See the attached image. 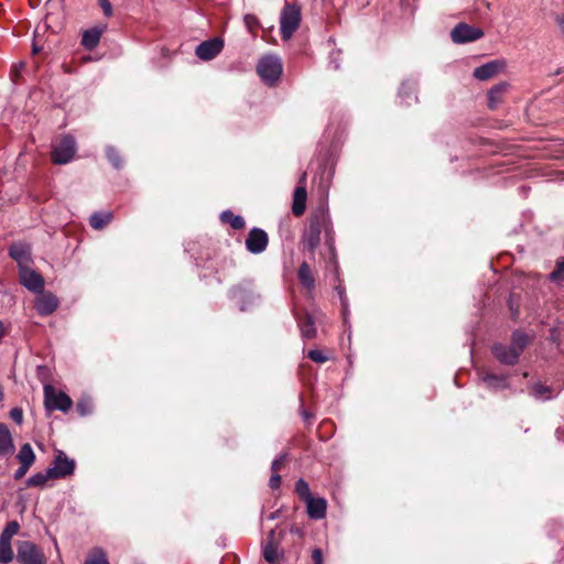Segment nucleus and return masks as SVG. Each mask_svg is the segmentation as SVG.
Returning a JSON list of instances; mask_svg holds the SVG:
<instances>
[{
    "label": "nucleus",
    "instance_id": "obj_1",
    "mask_svg": "<svg viewBox=\"0 0 564 564\" xmlns=\"http://www.w3.org/2000/svg\"><path fill=\"white\" fill-rule=\"evenodd\" d=\"M324 232L327 241L333 239V228L329 215L324 207L317 208L313 212L310 218L307 230L303 235V248L308 251L314 258L316 248L321 242V236Z\"/></svg>",
    "mask_w": 564,
    "mask_h": 564
},
{
    "label": "nucleus",
    "instance_id": "obj_2",
    "mask_svg": "<svg viewBox=\"0 0 564 564\" xmlns=\"http://www.w3.org/2000/svg\"><path fill=\"white\" fill-rule=\"evenodd\" d=\"M301 22V10L293 4L286 3L280 17V30L283 40H289L299 29Z\"/></svg>",
    "mask_w": 564,
    "mask_h": 564
},
{
    "label": "nucleus",
    "instance_id": "obj_3",
    "mask_svg": "<svg viewBox=\"0 0 564 564\" xmlns=\"http://www.w3.org/2000/svg\"><path fill=\"white\" fill-rule=\"evenodd\" d=\"M44 405L48 411L58 410L64 413L68 412L73 406L72 399L62 391L51 386H44Z\"/></svg>",
    "mask_w": 564,
    "mask_h": 564
},
{
    "label": "nucleus",
    "instance_id": "obj_4",
    "mask_svg": "<svg viewBox=\"0 0 564 564\" xmlns=\"http://www.w3.org/2000/svg\"><path fill=\"white\" fill-rule=\"evenodd\" d=\"M257 72L263 82L273 84L282 74V63L280 58L267 55L259 61Z\"/></svg>",
    "mask_w": 564,
    "mask_h": 564
},
{
    "label": "nucleus",
    "instance_id": "obj_5",
    "mask_svg": "<svg viewBox=\"0 0 564 564\" xmlns=\"http://www.w3.org/2000/svg\"><path fill=\"white\" fill-rule=\"evenodd\" d=\"M76 153V141L72 135H65L53 145L51 153L55 164L68 163Z\"/></svg>",
    "mask_w": 564,
    "mask_h": 564
},
{
    "label": "nucleus",
    "instance_id": "obj_6",
    "mask_svg": "<svg viewBox=\"0 0 564 564\" xmlns=\"http://www.w3.org/2000/svg\"><path fill=\"white\" fill-rule=\"evenodd\" d=\"M17 560L20 564H45L42 550L30 541L19 543Z\"/></svg>",
    "mask_w": 564,
    "mask_h": 564
},
{
    "label": "nucleus",
    "instance_id": "obj_7",
    "mask_svg": "<svg viewBox=\"0 0 564 564\" xmlns=\"http://www.w3.org/2000/svg\"><path fill=\"white\" fill-rule=\"evenodd\" d=\"M484 36L481 29L466 24L458 23L452 31L451 37L454 43L463 44L477 41Z\"/></svg>",
    "mask_w": 564,
    "mask_h": 564
},
{
    "label": "nucleus",
    "instance_id": "obj_8",
    "mask_svg": "<svg viewBox=\"0 0 564 564\" xmlns=\"http://www.w3.org/2000/svg\"><path fill=\"white\" fill-rule=\"evenodd\" d=\"M48 469L54 479L65 478L73 475L75 470V460L68 458L63 451H57L52 466L48 467Z\"/></svg>",
    "mask_w": 564,
    "mask_h": 564
},
{
    "label": "nucleus",
    "instance_id": "obj_9",
    "mask_svg": "<svg viewBox=\"0 0 564 564\" xmlns=\"http://www.w3.org/2000/svg\"><path fill=\"white\" fill-rule=\"evenodd\" d=\"M19 278L21 284L33 293H39L44 290V279L30 267L19 270Z\"/></svg>",
    "mask_w": 564,
    "mask_h": 564
},
{
    "label": "nucleus",
    "instance_id": "obj_10",
    "mask_svg": "<svg viewBox=\"0 0 564 564\" xmlns=\"http://www.w3.org/2000/svg\"><path fill=\"white\" fill-rule=\"evenodd\" d=\"M268 242V235L264 230L260 228H252L246 239V247L249 252L257 254L267 249Z\"/></svg>",
    "mask_w": 564,
    "mask_h": 564
},
{
    "label": "nucleus",
    "instance_id": "obj_11",
    "mask_svg": "<svg viewBox=\"0 0 564 564\" xmlns=\"http://www.w3.org/2000/svg\"><path fill=\"white\" fill-rule=\"evenodd\" d=\"M223 47H224L223 40L215 37V39L204 41L203 43H200L196 47L195 53L199 59L210 61L221 52Z\"/></svg>",
    "mask_w": 564,
    "mask_h": 564
},
{
    "label": "nucleus",
    "instance_id": "obj_12",
    "mask_svg": "<svg viewBox=\"0 0 564 564\" xmlns=\"http://www.w3.org/2000/svg\"><path fill=\"white\" fill-rule=\"evenodd\" d=\"M57 306L58 300L53 293L43 291L39 292V295L35 299L34 307L40 315H51L56 311Z\"/></svg>",
    "mask_w": 564,
    "mask_h": 564
},
{
    "label": "nucleus",
    "instance_id": "obj_13",
    "mask_svg": "<svg viewBox=\"0 0 564 564\" xmlns=\"http://www.w3.org/2000/svg\"><path fill=\"white\" fill-rule=\"evenodd\" d=\"M528 345V336L521 332H514L512 335L510 347V357L506 358L505 356L500 355L503 360L509 362V365H514L518 362V359Z\"/></svg>",
    "mask_w": 564,
    "mask_h": 564
},
{
    "label": "nucleus",
    "instance_id": "obj_14",
    "mask_svg": "<svg viewBox=\"0 0 564 564\" xmlns=\"http://www.w3.org/2000/svg\"><path fill=\"white\" fill-rule=\"evenodd\" d=\"M9 256L18 263L19 270L30 267L31 249L24 243H14L9 248Z\"/></svg>",
    "mask_w": 564,
    "mask_h": 564
},
{
    "label": "nucleus",
    "instance_id": "obj_15",
    "mask_svg": "<svg viewBox=\"0 0 564 564\" xmlns=\"http://www.w3.org/2000/svg\"><path fill=\"white\" fill-rule=\"evenodd\" d=\"M306 173H303L300 180V185L295 188L293 194V206L292 212L295 216H301L304 214L306 208Z\"/></svg>",
    "mask_w": 564,
    "mask_h": 564
},
{
    "label": "nucleus",
    "instance_id": "obj_16",
    "mask_svg": "<svg viewBox=\"0 0 564 564\" xmlns=\"http://www.w3.org/2000/svg\"><path fill=\"white\" fill-rule=\"evenodd\" d=\"M307 514L311 519L321 520L326 516L327 502L324 498L311 497L305 501Z\"/></svg>",
    "mask_w": 564,
    "mask_h": 564
},
{
    "label": "nucleus",
    "instance_id": "obj_17",
    "mask_svg": "<svg viewBox=\"0 0 564 564\" xmlns=\"http://www.w3.org/2000/svg\"><path fill=\"white\" fill-rule=\"evenodd\" d=\"M502 68V63L499 61L488 62L474 70L475 78L479 80H487L496 76Z\"/></svg>",
    "mask_w": 564,
    "mask_h": 564
},
{
    "label": "nucleus",
    "instance_id": "obj_18",
    "mask_svg": "<svg viewBox=\"0 0 564 564\" xmlns=\"http://www.w3.org/2000/svg\"><path fill=\"white\" fill-rule=\"evenodd\" d=\"M297 278L301 285L308 292L312 293L315 289V279L313 276L312 269L307 262L301 263L297 270Z\"/></svg>",
    "mask_w": 564,
    "mask_h": 564
},
{
    "label": "nucleus",
    "instance_id": "obj_19",
    "mask_svg": "<svg viewBox=\"0 0 564 564\" xmlns=\"http://www.w3.org/2000/svg\"><path fill=\"white\" fill-rule=\"evenodd\" d=\"M14 452L11 432L6 424L0 423V456H8Z\"/></svg>",
    "mask_w": 564,
    "mask_h": 564
},
{
    "label": "nucleus",
    "instance_id": "obj_20",
    "mask_svg": "<svg viewBox=\"0 0 564 564\" xmlns=\"http://www.w3.org/2000/svg\"><path fill=\"white\" fill-rule=\"evenodd\" d=\"M481 380L491 389H506L509 387L508 378L503 375H495L487 371L480 372Z\"/></svg>",
    "mask_w": 564,
    "mask_h": 564
},
{
    "label": "nucleus",
    "instance_id": "obj_21",
    "mask_svg": "<svg viewBox=\"0 0 564 564\" xmlns=\"http://www.w3.org/2000/svg\"><path fill=\"white\" fill-rule=\"evenodd\" d=\"M530 394L541 401H547L556 397V392L551 387L541 382L533 383L530 387Z\"/></svg>",
    "mask_w": 564,
    "mask_h": 564
},
{
    "label": "nucleus",
    "instance_id": "obj_22",
    "mask_svg": "<svg viewBox=\"0 0 564 564\" xmlns=\"http://www.w3.org/2000/svg\"><path fill=\"white\" fill-rule=\"evenodd\" d=\"M112 218L113 214L111 212H97L90 216L89 224L94 229L100 230L110 224Z\"/></svg>",
    "mask_w": 564,
    "mask_h": 564
},
{
    "label": "nucleus",
    "instance_id": "obj_23",
    "mask_svg": "<svg viewBox=\"0 0 564 564\" xmlns=\"http://www.w3.org/2000/svg\"><path fill=\"white\" fill-rule=\"evenodd\" d=\"M299 326L303 338L312 339L316 336L315 322L311 315H305L303 318H300Z\"/></svg>",
    "mask_w": 564,
    "mask_h": 564
},
{
    "label": "nucleus",
    "instance_id": "obj_24",
    "mask_svg": "<svg viewBox=\"0 0 564 564\" xmlns=\"http://www.w3.org/2000/svg\"><path fill=\"white\" fill-rule=\"evenodd\" d=\"M101 31L98 29H90L84 32L82 37V44L88 48L93 50L97 46L100 41Z\"/></svg>",
    "mask_w": 564,
    "mask_h": 564
},
{
    "label": "nucleus",
    "instance_id": "obj_25",
    "mask_svg": "<svg viewBox=\"0 0 564 564\" xmlns=\"http://www.w3.org/2000/svg\"><path fill=\"white\" fill-rule=\"evenodd\" d=\"M17 458L20 462V464H22V465H26V466L31 467L34 464L35 454L29 443L21 446V448L17 455Z\"/></svg>",
    "mask_w": 564,
    "mask_h": 564
},
{
    "label": "nucleus",
    "instance_id": "obj_26",
    "mask_svg": "<svg viewBox=\"0 0 564 564\" xmlns=\"http://www.w3.org/2000/svg\"><path fill=\"white\" fill-rule=\"evenodd\" d=\"M220 220L225 224L228 223L234 229H242L246 225L245 219L241 216L235 215L230 210L223 212L220 214Z\"/></svg>",
    "mask_w": 564,
    "mask_h": 564
},
{
    "label": "nucleus",
    "instance_id": "obj_27",
    "mask_svg": "<svg viewBox=\"0 0 564 564\" xmlns=\"http://www.w3.org/2000/svg\"><path fill=\"white\" fill-rule=\"evenodd\" d=\"M50 479H54L50 469L47 468L44 473H36L28 478L26 486L28 487H43Z\"/></svg>",
    "mask_w": 564,
    "mask_h": 564
},
{
    "label": "nucleus",
    "instance_id": "obj_28",
    "mask_svg": "<svg viewBox=\"0 0 564 564\" xmlns=\"http://www.w3.org/2000/svg\"><path fill=\"white\" fill-rule=\"evenodd\" d=\"M231 297L238 302H243L245 299H252V293L249 283H242L231 289Z\"/></svg>",
    "mask_w": 564,
    "mask_h": 564
},
{
    "label": "nucleus",
    "instance_id": "obj_29",
    "mask_svg": "<svg viewBox=\"0 0 564 564\" xmlns=\"http://www.w3.org/2000/svg\"><path fill=\"white\" fill-rule=\"evenodd\" d=\"M14 554L11 547V541L0 539V563L9 564L13 561Z\"/></svg>",
    "mask_w": 564,
    "mask_h": 564
},
{
    "label": "nucleus",
    "instance_id": "obj_30",
    "mask_svg": "<svg viewBox=\"0 0 564 564\" xmlns=\"http://www.w3.org/2000/svg\"><path fill=\"white\" fill-rule=\"evenodd\" d=\"M84 564H110L106 553L100 547H95L87 556Z\"/></svg>",
    "mask_w": 564,
    "mask_h": 564
},
{
    "label": "nucleus",
    "instance_id": "obj_31",
    "mask_svg": "<svg viewBox=\"0 0 564 564\" xmlns=\"http://www.w3.org/2000/svg\"><path fill=\"white\" fill-rule=\"evenodd\" d=\"M503 90H505L503 86H496L495 88H492L489 91V95H488V107L490 109L497 108V106L500 102V95L502 94Z\"/></svg>",
    "mask_w": 564,
    "mask_h": 564
},
{
    "label": "nucleus",
    "instance_id": "obj_32",
    "mask_svg": "<svg viewBox=\"0 0 564 564\" xmlns=\"http://www.w3.org/2000/svg\"><path fill=\"white\" fill-rule=\"evenodd\" d=\"M491 351L494 356L502 364L509 365L506 360L500 357V355L505 356L506 358L510 357V347L502 345V344H495L491 348Z\"/></svg>",
    "mask_w": 564,
    "mask_h": 564
},
{
    "label": "nucleus",
    "instance_id": "obj_33",
    "mask_svg": "<svg viewBox=\"0 0 564 564\" xmlns=\"http://www.w3.org/2000/svg\"><path fill=\"white\" fill-rule=\"evenodd\" d=\"M295 492L304 500H308L312 495H311V490H310V486L303 479V478H300L296 482H295Z\"/></svg>",
    "mask_w": 564,
    "mask_h": 564
},
{
    "label": "nucleus",
    "instance_id": "obj_34",
    "mask_svg": "<svg viewBox=\"0 0 564 564\" xmlns=\"http://www.w3.org/2000/svg\"><path fill=\"white\" fill-rule=\"evenodd\" d=\"M20 525L17 521H10L0 534V539L11 541L13 535L19 532Z\"/></svg>",
    "mask_w": 564,
    "mask_h": 564
},
{
    "label": "nucleus",
    "instance_id": "obj_35",
    "mask_svg": "<svg viewBox=\"0 0 564 564\" xmlns=\"http://www.w3.org/2000/svg\"><path fill=\"white\" fill-rule=\"evenodd\" d=\"M263 556L270 564H279L278 552L270 542L263 546Z\"/></svg>",
    "mask_w": 564,
    "mask_h": 564
},
{
    "label": "nucleus",
    "instance_id": "obj_36",
    "mask_svg": "<svg viewBox=\"0 0 564 564\" xmlns=\"http://www.w3.org/2000/svg\"><path fill=\"white\" fill-rule=\"evenodd\" d=\"M550 280L554 283H564V260L556 263V268L550 273Z\"/></svg>",
    "mask_w": 564,
    "mask_h": 564
},
{
    "label": "nucleus",
    "instance_id": "obj_37",
    "mask_svg": "<svg viewBox=\"0 0 564 564\" xmlns=\"http://www.w3.org/2000/svg\"><path fill=\"white\" fill-rule=\"evenodd\" d=\"M106 155L116 169H120L122 166V160L118 151L113 147H107Z\"/></svg>",
    "mask_w": 564,
    "mask_h": 564
},
{
    "label": "nucleus",
    "instance_id": "obj_38",
    "mask_svg": "<svg viewBox=\"0 0 564 564\" xmlns=\"http://www.w3.org/2000/svg\"><path fill=\"white\" fill-rule=\"evenodd\" d=\"M77 411L82 416H85L91 412V403L87 399H82L77 403Z\"/></svg>",
    "mask_w": 564,
    "mask_h": 564
},
{
    "label": "nucleus",
    "instance_id": "obj_39",
    "mask_svg": "<svg viewBox=\"0 0 564 564\" xmlns=\"http://www.w3.org/2000/svg\"><path fill=\"white\" fill-rule=\"evenodd\" d=\"M307 357L318 364H323L327 360V357L324 355L322 350L312 349L307 352Z\"/></svg>",
    "mask_w": 564,
    "mask_h": 564
},
{
    "label": "nucleus",
    "instance_id": "obj_40",
    "mask_svg": "<svg viewBox=\"0 0 564 564\" xmlns=\"http://www.w3.org/2000/svg\"><path fill=\"white\" fill-rule=\"evenodd\" d=\"M285 459H286V454H281L280 456H278V457L272 462V464H271V471H272V473H278V471L282 468V466H283V464H284Z\"/></svg>",
    "mask_w": 564,
    "mask_h": 564
},
{
    "label": "nucleus",
    "instance_id": "obj_41",
    "mask_svg": "<svg viewBox=\"0 0 564 564\" xmlns=\"http://www.w3.org/2000/svg\"><path fill=\"white\" fill-rule=\"evenodd\" d=\"M98 3L106 17H111L113 13L112 6L109 0H98Z\"/></svg>",
    "mask_w": 564,
    "mask_h": 564
},
{
    "label": "nucleus",
    "instance_id": "obj_42",
    "mask_svg": "<svg viewBox=\"0 0 564 564\" xmlns=\"http://www.w3.org/2000/svg\"><path fill=\"white\" fill-rule=\"evenodd\" d=\"M10 417L19 425L23 422V412L19 408H13L10 411Z\"/></svg>",
    "mask_w": 564,
    "mask_h": 564
},
{
    "label": "nucleus",
    "instance_id": "obj_43",
    "mask_svg": "<svg viewBox=\"0 0 564 564\" xmlns=\"http://www.w3.org/2000/svg\"><path fill=\"white\" fill-rule=\"evenodd\" d=\"M280 485H281V476L278 473H272L270 480H269V486L271 487V489H278L280 487Z\"/></svg>",
    "mask_w": 564,
    "mask_h": 564
},
{
    "label": "nucleus",
    "instance_id": "obj_44",
    "mask_svg": "<svg viewBox=\"0 0 564 564\" xmlns=\"http://www.w3.org/2000/svg\"><path fill=\"white\" fill-rule=\"evenodd\" d=\"M29 469H30V466L21 464V466L14 471L13 478L15 480L23 478L26 475V473L29 471Z\"/></svg>",
    "mask_w": 564,
    "mask_h": 564
},
{
    "label": "nucleus",
    "instance_id": "obj_45",
    "mask_svg": "<svg viewBox=\"0 0 564 564\" xmlns=\"http://www.w3.org/2000/svg\"><path fill=\"white\" fill-rule=\"evenodd\" d=\"M312 560H313L314 564H323V562H324L323 553L319 549L313 550Z\"/></svg>",
    "mask_w": 564,
    "mask_h": 564
},
{
    "label": "nucleus",
    "instance_id": "obj_46",
    "mask_svg": "<svg viewBox=\"0 0 564 564\" xmlns=\"http://www.w3.org/2000/svg\"><path fill=\"white\" fill-rule=\"evenodd\" d=\"M336 291L340 297V301H341V304H343V307H344V313L346 312V307H347V299L345 296V293H344V289L340 286V285H337L336 288Z\"/></svg>",
    "mask_w": 564,
    "mask_h": 564
},
{
    "label": "nucleus",
    "instance_id": "obj_47",
    "mask_svg": "<svg viewBox=\"0 0 564 564\" xmlns=\"http://www.w3.org/2000/svg\"><path fill=\"white\" fill-rule=\"evenodd\" d=\"M556 23L562 33H564V14L556 17Z\"/></svg>",
    "mask_w": 564,
    "mask_h": 564
},
{
    "label": "nucleus",
    "instance_id": "obj_48",
    "mask_svg": "<svg viewBox=\"0 0 564 564\" xmlns=\"http://www.w3.org/2000/svg\"><path fill=\"white\" fill-rule=\"evenodd\" d=\"M4 325L3 323L0 321V341L2 340L3 336H4Z\"/></svg>",
    "mask_w": 564,
    "mask_h": 564
},
{
    "label": "nucleus",
    "instance_id": "obj_49",
    "mask_svg": "<svg viewBox=\"0 0 564 564\" xmlns=\"http://www.w3.org/2000/svg\"><path fill=\"white\" fill-rule=\"evenodd\" d=\"M405 88H406V84H402L400 93H399L400 96L404 93Z\"/></svg>",
    "mask_w": 564,
    "mask_h": 564
},
{
    "label": "nucleus",
    "instance_id": "obj_50",
    "mask_svg": "<svg viewBox=\"0 0 564 564\" xmlns=\"http://www.w3.org/2000/svg\"><path fill=\"white\" fill-rule=\"evenodd\" d=\"M40 51V48L37 46H33V53H37Z\"/></svg>",
    "mask_w": 564,
    "mask_h": 564
},
{
    "label": "nucleus",
    "instance_id": "obj_51",
    "mask_svg": "<svg viewBox=\"0 0 564 564\" xmlns=\"http://www.w3.org/2000/svg\"><path fill=\"white\" fill-rule=\"evenodd\" d=\"M240 310H241V311H245V310H246V306H245L243 304H241Z\"/></svg>",
    "mask_w": 564,
    "mask_h": 564
}]
</instances>
